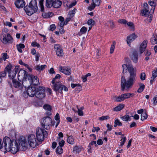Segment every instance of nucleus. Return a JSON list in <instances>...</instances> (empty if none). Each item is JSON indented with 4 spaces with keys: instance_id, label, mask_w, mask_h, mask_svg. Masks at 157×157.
Returning <instances> with one entry per match:
<instances>
[{
    "instance_id": "1",
    "label": "nucleus",
    "mask_w": 157,
    "mask_h": 157,
    "mask_svg": "<svg viewBox=\"0 0 157 157\" xmlns=\"http://www.w3.org/2000/svg\"><path fill=\"white\" fill-rule=\"evenodd\" d=\"M4 147L6 151H10L16 154L20 150L25 151L28 148V144L24 136H21L16 140H11L9 137H5L3 139Z\"/></svg>"
},
{
    "instance_id": "2",
    "label": "nucleus",
    "mask_w": 157,
    "mask_h": 157,
    "mask_svg": "<svg viewBox=\"0 0 157 157\" xmlns=\"http://www.w3.org/2000/svg\"><path fill=\"white\" fill-rule=\"evenodd\" d=\"M123 73L127 72L128 71L129 75L126 81L124 77H122L121 79V90L123 91L125 89L128 90L134 84L136 80V69L133 68L130 64H124L122 65Z\"/></svg>"
},
{
    "instance_id": "3",
    "label": "nucleus",
    "mask_w": 157,
    "mask_h": 157,
    "mask_svg": "<svg viewBox=\"0 0 157 157\" xmlns=\"http://www.w3.org/2000/svg\"><path fill=\"white\" fill-rule=\"evenodd\" d=\"M18 70V67H15L13 68L12 65L10 64L7 65L5 68V71L8 73L9 78L12 80L14 79Z\"/></svg>"
},
{
    "instance_id": "4",
    "label": "nucleus",
    "mask_w": 157,
    "mask_h": 157,
    "mask_svg": "<svg viewBox=\"0 0 157 157\" xmlns=\"http://www.w3.org/2000/svg\"><path fill=\"white\" fill-rule=\"evenodd\" d=\"M47 136V132L44 129L40 128H36V137L40 144L44 140V137H46Z\"/></svg>"
},
{
    "instance_id": "5",
    "label": "nucleus",
    "mask_w": 157,
    "mask_h": 157,
    "mask_svg": "<svg viewBox=\"0 0 157 157\" xmlns=\"http://www.w3.org/2000/svg\"><path fill=\"white\" fill-rule=\"evenodd\" d=\"M27 140L30 146L33 148L36 147L40 144L37 140L36 137L33 134L28 136Z\"/></svg>"
},
{
    "instance_id": "6",
    "label": "nucleus",
    "mask_w": 157,
    "mask_h": 157,
    "mask_svg": "<svg viewBox=\"0 0 157 157\" xmlns=\"http://www.w3.org/2000/svg\"><path fill=\"white\" fill-rule=\"evenodd\" d=\"M135 95L134 93H125L119 96H114L113 98L114 101L116 102H121L124 101L125 99L133 97Z\"/></svg>"
},
{
    "instance_id": "7",
    "label": "nucleus",
    "mask_w": 157,
    "mask_h": 157,
    "mask_svg": "<svg viewBox=\"0 0 157 157\" xmlns=\"http://www.w3.org/2000/svg\"><path fill=\"white\" fill-rule=\"evenodd\" d=\"M41 125L43 128L46 129H49L52 126V121L49 117H47L42 119L41 121Z\"/></svg>"
},
{
    "instance_id": "8",
    "label": "nucleus",
    "mask_w": 157,
    "mask_h": 157,
    "mask_svg": "<svg viewBox=\"0 0 157 157\" xmlns=\"http://www.w3.org/2000/svg\"><path fill=\"white\" fill-rule=\"evenodd\" d=\"M53 90L56 92H58L61 94L63 93L62 90L64 91H67L68 89L65 86L62 85L60 82H59L57 84H54L53 87Z\"/></svg>"
},
{
    "instance_id": "9",
    "label": "nucleus",
    "mask_w": 157,
    "mask_h": 157,
    "mask_svg": "<svg viewBox=\"0 0 157 157\" xmlns=\"http://www.w3.org/2000/svg\"><path fill=\"white\" fill-rule=\"evenodd\" d=\"M3 38L1 39L2 42L4 44H7L8 43H12L13 42V38L11 36L9 33L6 34H2L0 36V38Z\"/></svg>"
},
{
    "instance_id": "10",
    "label": "nucleus",
    "mask_w": 157,
    "mask_h": 157,
    "mask_svg": "<svg viewBox=\"0 0 157 157\" xmlns=\"http://www.w3.org/2000/svg\"><path fill=\"white\" fill-rule=\"evenodd\" d=\"M44 88L43 87L39 86L36 88V97L39 99H42L45 97Z\"/></svg>"
},
{
    "instance_id": "11",
    "label": "nucleus",
    "mask_w": 157,
    "mask_h": 157,
    "mask_svg": "<svg viewBox=\"0 0 157 157\" xmlns=\"http://www.w3.org/2000/svg\"><path fill=\"white\" fill-rule=\"evenodd\" d=\"M27 72L24 70H21L19 71L18 73V76H21L23 78H25L26 80H28L31 83L33 77V75H27Z\"/></svg>"
},
{
    "instance_id": "12",
    "label": "nucleus",
    "mask_w": 157,
    "mask_h": 157,
    "mask_svg": "<svg viewBox=\"0 0 157 157\" xmlns=\"http://www.w3.org/2000/svg\"><path fill=\"white\" fill-rule=\"evenodd\" d=\"M44 0H40L39 2V6L40 7L41 12H42V16L44 18H47L49 17L51 15L53 14L52 13H46L44 12V8L43 4Z\"/></svg>"
},
{
    "instance_id": "13",
    "label": "nucleus",
    "mask_w": 157,
    "mask_h": 157,
    "mask_svg": "<svg viewBox=\"0 0 157 157\" xmlns=\"http://www.w3.org/2000/svg\"><path fill=\"white\" fill-rule=\"evenodd\" d=\"M24 9L26 13L29 16L32 15L33 14L37 11L36 8H33L29 5V6H26L25 7H24Z\"/></svg>"
},
{
    "instance_id": "14",
    "label": "nucleus",
    "mask_w": 157,
    "mask_h": 157,
    "mask_svg": "<svg viewBox=\"0 0 157 157\" xmlns=\"http://www.w3.org/2000/svg\"><path fill=\"white\" fill-rule=\"evenodd\" d=\"M36 87L34 86L28 88L27 90V94L30 97H33L36 96Z\"/></svg>"
},
{
    "instance_id": "15",
    "label": "nucleus",
    "mask_w": 157,
    "mask_h": 157,
    "mask_svg": "<svg viewBox=\"0 0 157 157\" xmlns=\"http://www.w3.org/2000/svg\"><path fill=\"white\" fill-rule=\"evenodd\" d=\"M59 70L66 75H69L71 73V68L68 67L60 66L59 67Z\"/></svg>"
},
{
    "instance_id": "16",
    "label": "nucleus",
    "mask_w": 157,
    "mask_h": 157,
    "mask_svg": "<svg viewBox=\"0 0 157 157\" xmlns=\"http://www.w3.org/2000/svg\"><path fill=\"white\" fill-rule=\"evenodd\" d=\"M101 0H92L93 3L91 6L88 7L90 10H92L94 9L96 6H98L100 5Z\"/></svg>"
},
{
    "instance_id": "17",
    "label": "nucleus",
    "mask_w": 157,
    "mask_h": 157,
    "mask_svg": "<svg viewBox=\"0 0 157 157\" xmlns=\"http://www.w3.org/2000/svg\"><path fill=\"white\" fill-rule=\"evenodd\" d=\"M16 7L18 8L23 7L25 5V2L24 0H17L14 3Z\"/></svg>"
},
{
    "instance_id": "18",
    "label": "nucleus",
    "mask_w": 157,
    "mask_h": 157,
    "mask_svg": "<svg viewBox=\"0 0 157 157\" xmlns=\"http://www.w3.org/2000/svg\"><path fill=\"white\" fill-rule=\"evenodd\" d=\"M147 41L144 40L141 43L140 48V52L141 54L143 53L145 51L147 46Z\"/></svg>"
},
{
    "instance_id": "19",
    "label": "nucleus",
    "mask_w": 157,
    "mask_h": 157,
    "mask_svg": "<svg viewBox=\"0 0 157 157\" xmlns=\"http://www.w3.org/2000/svg\"><path fill=\"white\" fill-rule=\"evenodd\" d=\"M137 37V36L134 33H132L127 38V44H130V43L134 40Z\"/></svg>"
},
{
    "instance_id": "20",
    "label": "nucleus",
    "mask_w": 157,
    "mask_h": 157,
    "mask_svg": "<svg viewBox=\"0 0 157 157\" xmlns=\"http://www.w3.org/2000/svg\"><path fill=\"white\" fill-rule=\"evenodd\" d=\"M131 58L133 62L135 63H137L138 62V54L137 52L135 51L133 52L131 56Z\"/></svg>"
},
{
    "instance_id": "21",
    "label": "nucleus",
    "mask_w": 157,
    "mask_h": 157,
    "mask_svg": "<svg viewBox=\"0 0 157 157\" xmlns=\"http://www.w3.org/2000/svg\"><path fill=\"white\" fill-rule=\"evenodd\" d=\"M148 3L151 7L150 10V11L151 12L152 11V13H153L156 6L155 3L154 1H153V0H152V1H151V0H149Z\"/></svg>"
},
{
    "instance_id": "22",
    "label": "nucleus",
    "mask_w": 157,
    "mask_h": 157,
    "mask_svg": "<svg viewBox=\"0 0 157 157\" xmlns=\"http://www.w3.org/2000/svg\"><path fill=\"white\" fill-rule=\"evenodd\" d=\"M62 4V2L59 0H56L54 1L52 6L55 8H59Z\"/></svg>"
},
{
    "instance_id": "23",
    "label": "nucleus",
    "mask_w": 157,
    "mask_h": 157,
    "mask_svg": "<svg viewBox=\"0 0 157 157\" xmlns=\"http://www.w3.org/2000/svg\"><path fill=\"white\" fill-rule=\"evenodd\" d=\"M29 5L34 9L36 8V10H38V7L37 6V2L36 0H31L29 3Z\"/></svg>"
},
{
    "instance_id": "24",
    "label": "nucleus",
    "mask_w": 157,
    "mask_h": 157,
    "mask_svg": "<svg viewBox=\"0 0 157 157\" xmlns=\"http://www.w3.org/2000/svg\"><path fill=\"white\" fill-rule=\"evenodd\" d=\"M60 75L59 74L56 75L55 77L53 78L52 81V83L53 84V85H54V84H57L58 82H58V80L60 78Z\"/></svg>"
},
{
    "instance_id": "25",
    "label": "nucleus",
    "mask_w": 157,
    "mask_h": 157,
    "mask_svg": "<svg viewBox=\"0 0 157 157\" xmlns=\"http://www.w3.org/2000/svg\"><path fill=\"white\" fill-rule=\"evenodd\" d=\"M141 13L143 16H147L150 13L149 9H144L142 10Z\"/></svg>"
},
{
    "instance_id": "26",
    "label": "nucleus",
    "mask_w": 157,
    "mask_h": 157,
    "mask_svg": "<svg viewBox=\"0 0 157 157\" xmlns=\"http://www.w3.org/2000/svg\"><path fill=\"white\" fill-rule=\"evenodd\" d=\"M124 107L123 104H121L113 109V110L115 111H119L122 109Z\"/></svg>"
},
{
    "instance_id": "27",
    "label": "nucleus",
    "mask_w": 157,
    "mask_h": 157,
    "mask_svg": "<svg viewBox=\"0 0 157 157\" xmlns=\"http://www.w3.org/2000/svg\"><path fill=\"white\" fill-rule=\"evenodd\" d=\"M47 66L45 65H42L40 66L39 65H37L35 67V69L39 71L43 70L44 68H46Z\"/></svg>"
},
{
    "instance_id": "28",
    "label": "nucleus",
    "mask_w": 157,
    "mask_h": 157,
    "mask_svg": "<svg viewBox=\"0 0 157 157\" xmlns=\"http://www.w3.org/2000/svg\"><path fill=\"white\" fill-rule=\"evenodd\" d=\"M31 83L35 85L38 84L39 83V80L37 77L34 76Z\"/></svg>"
},
{
    "instance_id": "29",
    "label": "nucleus",
    "mask_w": 157,
    "mask_h": 157,
    "mask_svg": "<svg viewBox=\"0 0 157 157\" xmlns=\"http://www.w3.org/2000/svg\"><path fill=\"white\" fill-rule=\"evenodd\" d=\"M16 47L18 51L20 53L22 52L21 48H24L25 47V45L23 44H17Z\"/></svg>"
},
{
    "instance_id": "30",
    "label": "nucleus",
    "mask_w": 157,
    "mask_h": 157,
    "mask_svg": "<svg viewBox=\"0 0 157 157\" xmlns=\"http://www.w3.org/2000/svg\"><path fill=\"white\" fill-rule=\"evenodd\" d=\"M53 0H46V6L48 8H51L53 5Z\"/></svg>"
},
{
    "instance_id": "31",
    "label": "nucleus",
    "mask_w": 157,
    "mask_h": 157,
    "mask_svg": "<svg viewBox=\"0 0 157 157\" xmlns=\"http://www.w3.org/2000/svg\"><path fill=\"white\" fill-rule=\"evenodd\" d=\"M67 141L68 143L71 144H73L75 143L74 138L72 136L68 137Z\"/></svg>"
},
{
    "instance_id": "32",
    "label": "nucleus",
    "mask_w": 157,
    "mask_h": 157,
    "mask_svg": "<svg viewBox=\"0 0 157 157\" xmlns=\"http://www.w3.org/2000/svg\"><path fill=\"white\" fill-rule=\"evenodd\" d=\"M150 41L153 44H157V36L153 35Z\"/></svg>"
},
{
    "instance_id": "33",
    "label": "nucleus",
    "mask_w": 157,
    "mask_h": 157,
    "mask_svg": "<svg viewBox=\"0 0 157 157\" xmlns=\"http://www.w3.org/2000/svg\"><path fill=\"white\" fill-rule=\"evenodd\" d=\"M71 18L70 17H68L67 18L65 21L64 22V23H59V25L60 27H63L64 25H66L68 22L69 21L71 20Z\"/></svg>"
},
{
    "instance_id": "34",
    "label": "nucleus",
    "mask_w": 157,
    "mask_h": 157,
    "mask_svg": "<svg viewBox=\"0 0 157 157\" xmlns=\"http://www.w3.org/2000/svg\"><path fill=\"white\" fill-rule=\"evenodd\" d=\"M131 116L129 117L128 115L127 114H126L124 116L121 117V118L124 121H131Z\"/></svg>"
},
{
    "instance_id": "35",
    "label": "nucleus",
    "mask_w": 157,
    "mask_h": 157,
    "mask_svg": "<svg viewBox=\"0 0 157 157\" xmlns=\"http://www.w3.org/2000/svg\"><path fill=\"white\" fill-rule=\"evenodd\" d=\"M56 54L58 56H62L63 55V51L62 48L59 49L56 51Z\"/></svg>"
},
{
    "instance_id": "36",
    "label": "nucleus",
    "mask_w": 157,
    "mask_h": 157,
    "mask_svg": "<svg viewBox=\"0 0 157 157\" xmlns=\"http://www.w3.org/2000/svg\"><path fill=\"white\" fill-rule=\"evenodd\" d=\"M116 44V42L115 41H113V44L111 45L110 48V52L111 54H112L115 48Z\"/></svg>"
},
{
    "instance_id": "37",
    "label": "nucleus",
    "mask_w": 157,
    "mask_h": 157,
    "mask_svg": "<svg viewBox=\"0 0 157 157\" xmlns=\"http://www.w3.org/2000/svg\"><path fill=\"white\" fill-rule=\"evenodd\" d=\"M12 82L14 86L15 87H18L21 85V83L17 81H16L14 79L12 80Z\"/></svg>"
},
{
    "instance_id": "38",
    "label": "nucleus",
    "mask_w": 157,
    "mask_h": 157,
    "mask_svg": "<svg viewBox=\"0 0 157 157\" xmlns=\"http://www.w3.org/2000/svg\"><path fill=\"white\" fill-rule=\"evenodd\" d=\"M122 125V123L118 119H117L115 120L114 125V127H116L117 125L121 126Z\"/></svg>"
},
{
    "instance_id": "39",
    "label": "nucleus",
    "mask_w": 157,
    "mask_h": 157,
    "mask_svg": "<svg viewBox=\"0 0 157 157\" xmlns=\"http://www.w3.org/2000/svg\"><path fill=\"white\" fill-rule=\"evenodd\" d=\"M147 115L146 112H144L141 115V119L142 121H143L146 119L147 117Z\"/></svg>"
},
{
    "instance_id": "40",
    "label": "nucleus",
    "mask_w": 157,
    "mask_h": 157,
    "mask_svg": "<svg viewBox=\"0 0 157 157\" xmlns=\"http://www.w3.org/2000/svg\"><path fill=\"white\" fill-rule=\"evenodd\" d=\"M157 76V69L155 68L154 70L152 72V77L151 78L155 79Z\"/></svg>"
},
{
    "instance_id": "41",
    "label": "nucleus",
    "mask_w": 157,
    "mask_h": 157,
    "mask_svg": "<svg viewBox=\"0 0 157 157\" xmlns=\"http://www.w3.org/2000/svg\"><path fill=\"white\" fill-rule=\"evenodd\" d=\"M56 152L59 154H61L63 152V149L62 147L58 146L56 149Z\"/></svg>"
},
{
    "instance_id": "42",
    "label": "nucleus",
    "mask_w": 157,
    "mask_h": 157,
    "mask_svg": "<svg viewBox=\"0 0 157 157\" xmlns=\"http://www.w3.org/2000/svg\"><path fill=\"white\" fill-rule=\"evenodd\" d=\"M145 88V86L143 84H141L140 87L138 89L137 92L138 93H141L142 92Z\"/></svg>"
},
{
    "instance_id": "43",
    "label": "nucleus",
    "mask_w": 157,
    "mask_h": 157,
    "mask_svg": "<svg viewBox=\"0 0 157 157\" xmlns=\"http://www.w3.org/2000/svg\"><path fill=\"white\" fill-rule=\"evenodd\" d=\"M127 25L129 27L131 30H134V26L132 22H129L127 23Z\"/></svg>"
},
{
    "instance_id": "44",
    "label": "nucleus",
    "mask_w": 157,
    "mask_h": 157,
    "mask_svg": "<svg viewBox=\"0 0 157 157\" xmlns=\"http://www.w3.org/2000/svg\"><path fill=\"white\" fill-rule=\"evenodd\" d=\"M110 118V117L108 116H103L98 118L99 120L101 121L106 120Z\"/></svg>"
},
{
    "instance_id": "45",
    "label": "nucleus",
    "mask_w": 157,
    "mask_h": 157,
    "mask_svg": "<svg viewBox=\"0 0 157 157\" xmlns=\"http://www.w3.org/2000/svg\"><path fill=\"white\" fill-rule=\"evenodd\" d=\"M153 102L152 105L155 106L157 104V95H155L152 100Z\"/></svg>"
},
{
    "instance_id": "46",
    "label": "nucleus",
    "mask_w": 157,
    "mask_h": 157,
    "mask_svg": "<svg viewBox=\"0 0 157 157\" xmlns=\"http://www.w3.org/2000/svg\"><path fill=\"white\" fill-rule=\"evenodd\" d=\"M43 108L45 110L50 111L52 109L51 107L48 104H45L43 106Z\"/></svg>"
},
{
    "instance_id": "47",
    "label": "nucleus",
    "mask_w": 157,
    "mask_h": 157,
    "mask_svg": "<svg viewBox=\"0 0 157 157\" xmlns=\"http://www.w3.org/2000/svg\"><path fill=\"white\" fill-rule=\"evenodd\" d=\"M54 47L55 51H56L59 49L62 48L60 45L58 44H55Z\"/></svg>"
},
{
    "instance_id": "48",
    "label": "nucleus",
    "mask_w": 157,
    "mask_h": 157,
    "mask_svg": "<svg viewBox=\"0 0 157 157\" xmlns=\"http://www.w3.org/2000/svg\"><path fill=\"white\" fill-rule=\"evenodd\" d=\"M126 137H123V138H122L121 140V143H120V146H122L124 144V143L126 141Z\"/></svg>"
},
{
    "instance_id": "49",
    "label": "nucleus",
    "mask_w": 157,
    "mask_h": 157,
    "mask_svg": "<svg viewBox=\"0 0 157 157\" xmlns=\"http://www.w3.org/2000/svg\"><path fill=\"white\" fill-rule=\"evenodd\" d=\"M87 23L89 25H93L94 24L95 21L92 19H90L88 21Z\"/></svg>"
},
{
    "instance_id": "50",
    "label": "nucleus",
    "mask_w": 157,
    "mask_h": 157,
    "mask_svg": "<svg viewBox=\"0 0 157 157\" xmlns=\"http://www.w3.org/2000/svg\"><path fill=\"white\" fill-rule=\"evenodd\" d=\"M31 45L33 47H36L37 48H40V44L37 43L36 42H32Z\"/></svg>"
},
{
    "instance_id": "51",
    "label": "nucleus",
    "mask_w": 157,
    "mask_h": 157,
    "mask_svg": "<svg viewBox=\"0 0 157 157\" xmlns=\"http://www.w3.org/2000/svg\"><path fill=\"white\" fill-rule=\"evenodd\" d=\"M76 107L78 109L77 112L78 113V115L80 116H82L83 115V112L82 110H80V109H79L78 105L76 106Z\"/></svg>"
},
{
    "instance_id": "52",
    "label": "nucleus",
    "mask_w": 157,
    "mask_h": 157,
    "mask_svg": "<svg viewBox=\"0 0 157 157\" xmlns=\"http://www.w3.org/2000/svg\"><path fill=\"white\" fill-rule=\"evenodd\" d=\"M87 30V28L85 27H83L80 29L81 32L82 33L84 34L86 33Z\"/></svg>"
},
{
    "instance_id": "53",
    "label": "nucleus",
    "mask_w": 157,
    "mask_h": 157,
    "mask_svg": "<svg viewBox=\"0 0 157 157\" xmlns=\"http://www.w3.org/2000/svg\"><path fill=\"white\" fill-rule=\"evenodd\" d=\"M6 71H5V69L3 71L0 73V78L5 77L6 75Z\"/></svg>"
},
{
    "instance_id": "54",
    "label": "nucleus",
    "mask_w": 157,
    "mask_h": 157,
    "mask_svg": "<svg viewBox=\"0 0 157 157\" xmlns=\"http://www.w3.org/2000/svg\"><path fill=\"white\" fill-rule=\"evenodd\" d=\"M145 74L144 72L141 73L140 75V78L142 80H144L145 79Z\"/></svg>"
},
{
    "instance_id": "55",
    "label": "nucleus",
    "mask_w": 157,
    "mask_h": 157,
    "mask_svg": "<svg viewBox=\"0 0 157 157\" xmlns=\"http://www.w3.org/2000/svg\"><path fill=\"white\" fill-rule=\"evenodd\" d=\"M2 58L4 61H5L8 58V56L6 53H2Z\"/></svg>"
},
{
    "instance_id": "56",
    "label": "nucleus",
    "mask_w": 157,
    "mask_h": 157,
    "mask_svg": "<svg viewBox=\"0 0 157 157\" xmlns=\"http://www.w3.org/2000/svg\"><path fill=\"white\" fill-rule=\"evenodd\" d=\"M118 22L120 23H122L123 24H126L127 21L125 19H120L118 21Z\"/></svg>"
},
{
    "instance_id": "57",
    "label": "nucleus",
    "mask_w": 157,
    "mask_h": 157,
    "mask_svg": "<svg viewBox=\"0 0 157 157\" xmlns=\"http://www.w3.org/2000/svg\"><path fill=\"white\" fill-rule=\"evenodd\" d=\"M108 22L110 24V28L112 29L114 28V24L113 22L111 21H108Z\"/></svg>"
},
{
    "instance_id": "58",
    "label": "nucleus",
    "mask_w": 157,
    "mask_h": 157,
    "mask_svg": "<svg viewBox=\"0 0 157 157\" xmlns=\"http://www.w3.org/2000/svg\"><path fill=\"white\" fill-rule=\"evenodd\" d=\"M76 10V9H74L73 10L69 12V14L71 16H73V15L75 13Z\"/></svg>"
},
{
    "instance_id": "59",
    "label": "nucleus",
    "mask_w": 157,
    "mask_h": 157,
    "mask_svg": "<svg viewBox=\"0 0 157 157\" xmlns=\"http://www.w3.org/2000/svg\"><path fill=\"white\" fill-rule=\"evenodd\" d=\"M56 28V26L55 25L52 24L50 26V30L51 31H54Z\"/></svg>"
},
{
    "instance_id": "60",
    "label": "nucleus",
    "mask_w": 157,
    "mask_h": 157,
    "mask_svg": "<svg viewBox=\"0 0 157 157\" xmlns=\"http://www.w3.org/2000/svg\"><path fill=\"white\" fill-rule=\"evenodd\" d=\"M58 19L60 21L59 23H61V22L63 23V24L64 23V19L63 17L61 16L59 17Z\"/></svg>"
},
{
    "instance_id": "61",
    "label": "nucleus",
    "mask_w": 157,
    "mask_h": 157,
    "mask_svg": "<svg viewBox=\"0 0 157 157\" xmlns=\"http://www.w3.org/2000/svg\"><path fill=\"white\" fill-rule=\"evenodd\" d=\"M107 128V131H110L112 129V126L110 125L109 124H107L106 125Z\"/></svg>"
},
{
    "instance_id": "62",
    "label": "nucleus",
    "mask_w": 157,
    "mask_h": 157,
    "mask_svg": "<svg viewBox=\"0 0 157 157\" xmlns=\"http://www.w3.org/2000/svg\"><path fill=\"white\" fill-rule=\"evenodd\" d=\"M97 143L98 145H101L102 144L103 142L102 140L99 139L97 141Z\"/></svg>"
},
{
    "instance_id": "63",
    "label": "nucleus",
    "mask_w": 157,
    "mask_h": 157,
    "mask_svg": "<svg viewBox=\"0 0 157 157\" xmlns=\"http://www.w3.org/2000/svg\"><path fill=\"white\" fill-rule=\"evenodd\" d=\"M59 146H60L61 147H63L64 145V141L63 140H62L59 143Z\"/></svg>"
},
{
    "instance_id": "64",
    "label": "nucleus",
    "mask_w": 157,
    "mask_h": 157,
    "mask_svg": "<svg viewBox=\"0 0 157 157\" xmlns=\"http://www.w3.org/2000/svg\"><path fill=\"white\" fill-rule=\"evenodd\" d=\"M150 129L153 132H155L157 131V128H155L152 126H151L150 127Z\"/></svg>"
}]
</instances>
